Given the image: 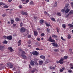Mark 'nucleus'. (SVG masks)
Returning <instances> with one entry per match:
<instances>
[{
    "label": "nucleus",
    "instance_id": "22",
    "mask_svg": "<svg viewBox=\"0 0 73 73\" xmlns=\"http://www.w3.org/2000/svg\"><path fill=\"white\" fill-rule=\"evenodd\" d=\"M68 25L69 27H70L71 28H73V25L72 24H68Z\"/></svg>",
    "mask_w": 73,
    "mask_h": 73
},
{
    "label": "nucleus",
    "instance_id": "30",
    "mask_svg": "<svg viewBox=\"0 0 73 73\" xmlns=\"http://www.w3.org/2000/svg\"><path fill=\"white\" fill-rule=\"evenodd\" d=\"M62 27L63 28H65L66 27V25L64 24H63L62 25Z\"/></svg>",
    "mask_w": 73,
    "mask_h": 73
},
{
    "label": "nucleus",
    "instance_id": "27",
    "mask_svg": "<svg viewBox=\"0 0 73 73\" xmlns=\"http://www.w3.org/2000/svg\"><path fill=\"white\" fill-rule=\"evenodd\" d=\"M50 19L53 21H56L55 19L54 18H50Z\"/></svg>",
    "mask_w": 73,
    "mask_h": 73
},
{
    "label": "nucleus",
    "instance_id": "62",
    "mask_svg": "<svg viewBox=\"0 0 73 73\" xmlns=\"http://www.w3.org/2000/svg\"><path fill=\"white\" fill-rule=\"evenodd\" d=\"M57 32L58 33L59 32L58 31V29L57 28Z\"/></svg>",
    "mask_w": 73,
    "mask_h": 73
},
{
    "label": "nucleus",
    "instance_id": "55",
    "mask_svg": "<svg viewBox=\"0 0 73 73\" xmlns=\"http://www.w3.org/2000/svg\"><path fill=\"white\" fill-rule=\"evenodd\" d=\"M56 63H57V64H58V63H60V61H57L56 62Z\"/></svg>",
    "mask_w": 73,
    "mask_h": 73
},
{
    "label": "nucleus",
    "instance_id": "39",
    "mask_svg": "<svg viewBox=\"0 0 73 73\" xmlns=\"http://www.w3.org/2000/svg\"><path fill=\"white\" fill-rule=\"evenodd\" d=\"M54 52H58V49H55L54 50Z\"/></svg>",
    "mask_w": 73,
    "mask_h": 73
},
{
    "label": "nucleus",
    "instance_id": "43",
    "mask_svg": "<svg viewBox=\"0 0 73 73\" xmlns=\"http://www.w3.org/2000/svg\"><path fill=\"white\" fill-rule=\"evenodd\" d=\"M41 36H44V33L41 34Z\"/></svg>",
    "mask_w": 73,
    "mask_h": 73
},
{
    "label": "nucleus",
    "instance_id": "40",
    "mask_svg": "<svg viewBox=\"0 0 73 73\" xmlns=\"http://www.w3.org/2000/svg\"><path fill=\"white\" fill-rule=\"evenodd\" d=\"M35 71H36V70H32V71L31 72L32 73H34V72H35Z\"/></svg>",
    "mask_w": 73,
    "mask_h": 73
},
{
    "label": "nucleus",
    "instance_id": "60",
    "mask_svg": "<svg viewBox=\"0 0 73 73\" xmlns=\"http://www.w3.org/2000/svg\"><path fill=\"white\" fill-rule=\"evenodd\" d=\"M12 0H9V3H11V1H12Z\"/></svg>",
    "mask_w": 73,
    "mask_h": 73
},
{
    "label": "nucleus",
    "instance_id": "15",
    "mask_svg": "<svg viewBox=\"0 0 73 73\" xmlns=\"http://www.w3.org/2000/svg\"><path fill=\"white\" fill-rule=\"evenodd\" d=\"M49 69H51L52 70H53L55 69V68L53 66H50L49 67Z\"/></svg>",
    "mask_w": 73,
    "mask_h": 73
},
{
    "label": "nucleus",
    "instance_id": "11",
    "mask_svg": "<svg viewBox=\"0 0 73 73\" xmlns=\"http://www.w3.org/2000/svg\"><path fill=\"white\" fill-rule=\"evenodd\" d=\"M70 10V9L68 8L66 9V10H65V13H69Z\"/></svg>",
    "mask_w": 73,
    "mask_h": 73
},
{
    "label": "nucleus",
    "instance_id": "58",
    "mask_svg": "<svg viewBox=\"0 0 73 73\" xmlns=\"http://www.w3.org/2000/svg\"><path fill=\"white\" fill-rule=\"evenodd\" d=\"M28 36V38H30V37H31V36L30 35H29Z\"/></svg>",
    "mask_w": 73,
    "mask_h": 73
},
{
    "label": "nucleus",
    "instance_id": "47",
    "mask_svg": "<svg viewBox=\"0 0 73 73\" xmlns=\"http://www.w3.org/2000/svg\"><path fill=\"white\" fill-rule=\"evenodd\" d=\"M19 8L20 9L22 8V5H19Z\"/></svg>",
    "mask_w": 73,
    "mask_h": 73
},
{
    "label": "nucleus",
    "instance_id": "5",
    "mask_svg": "<svg viewBox=\"0 0 73 73\" xmlns=\"http://www.w3.org/2000/svg\"><path fill=\"white\" fill-rule=\"evenodd\" d=\"M66 8H70V6L69 5V4L67 3L65 5V7H64V9H65Z\"/></svg>",
    "mask_w": 73,
    "mask_h": 73
},
{
    "label": "nucleus",
    "instance_id": "14",
    "mask_svg": "<svg viewBox=\"0 0 73 73\" xmlns=\"http://www.w3.org/2000/svg\"><path fill=\"white\" fill-rule=\"evenodd\" d=\"M0 50H4V46H0Z\"/></svg>",
    "mask_w": 73,
    "mask_h": 73
},
{
    "label": "nucleus",
    "instance_id": "45",
    "mask_svg": "<svg viewBox=\"0 0 73 73\" xmlns=\"http://www.w3.org/2000/svg\"><path fill=\"white\" fill-rule=\"evenodd\" d=\"M61 39L62 40H64V41H65V40L64 39V38H63V37L62 36L61 37Z\"/></svg>",
    "mask_w": 73,
    "mask_h": 73
},
{
    "label": "nucleus",
    "instance_id": "12",
    "mask_svg": "<svg viewBox=\"0 0 73 73\" xmlns=\"http://www.w3.org/2000/svg\"><path fill=\"white\" fill-rule=\"evenodd\" d=\"M31 62H30L31 65L34 66L35 65V62L33 60H31Z\"/></svg>",
    "mask_w": 73,
    "mask_h": 73
},
{
    "label": "nucleus",
    "instance_id": "8",
    "mask_svg": "<svg viewBox=\"0 0 73 73\" xmlns=\"http://www.w3.org/2000/svg\"><path fill=\"white\" fill-rule=\"evenodd\" d=\"M51 44H52V45L53 46H55L56 47L58 46V44L55 42L52 43Z\"/></svg>",
    "mask_w": 73,
    "mask_h": 73
},
{
    "label": "nucleus",
    "instance_id": "29",
    "mask_svg": "<svg viewBox=\"0 0 73 73\" xmlns=\"http://www.w3.org/2000/svg\"><path fill=\"white\" fill-rule=\"evenodd\" d=\"M29 4L30 5H33L34 3H33V2L31 1L30 2Z\"/></svg>",
    "mask_w": 73,
    "mask_h": 73
},
{
    "label": "nucleus",
    "instance_id": "48",
    "mask_svg": "<svg viewBox=\"0 0 73 73\" xmlns=\"http://www.w3.org/2000/svg\"><path fill=\"white\" fill-rule=\"evenodd\" d=\"M25 52L24 51L22 52V54H25Z\"/></svg>",
    "mask_w": 73,
    "mask_h": 73
},
{
    "label": "nucleus",
    "instance_id": "56",
    "mask_svg": "<svg viewBox=\"0 0 73 73\" xmlns=\"http://www.w3.org/2000/svg\"><path fill=\"white\" fill-rule=\"evenodd\" d=\"M36 49L37 50H40V49L38 48H36Z\"/></svg>",
    "mask_w": 73,
    "mask_h": 73
},
{
    "label": "nucleus",
    "instance_id": "52",
    "mask_svg": "<svg viewBox=\"0 0 73 73\" xmlns=\"http://www.w3.org/2000/svg\"><path fill=\"white\" fill-rule=\"evenodd\" d=\"M40 30H41V29L40 28H37V30L38 31H40Z\"/></svg>",
    "mask_w": 73,
    "mask_h": 73
},
{
    "label": "nucleus",
    "instance_id": "19",
    "mask_svg": "<svg viewBox=\"0 0 73 73\" xmlns=\"http://www.w3.org/2000/svg\"><path fill=\"white\" fill-rule=\"evenodd\" d=\"M73 13V11L71 10L69 12L68 14L70 15H72Z\"/></svg>",
    "mask_w": 73,
    "mask_h": 73
},
{
    "label": "nucleus",
    "instance_id": "51",
    "mask_svg": "<svg viewBox=\"0 0 73 73\" xmlns=\"http://www.w3.org/2000/svg\"><path fill=\"white\" fill-rule=\"evenodd\" d=\"M60 72H63V70L61 69L60 70Z\"/></svg>",
    "mask_w": 73,
    "mask_h": 73
},
{
    "label": "nucleus",
    "instance_id": "57",
    "mask_svg": "<svg viewBox=\"0 0 73 73\" xmlns=\"http://www.w3.org/2000/svg\"><path fill=\"white\" fill-rule=\"evenodd\" d=\"M72 49H70L69 50V51L70 52V53H71V52H72Z\"/></svg>",
    "mask_w": 73,
    "mask_h": 73
},
{
    "label": "nucleus",
    "instance_id": "41",
    "mask_svg": "<svg viewBox=\"0 0 73 73\" xmlns=\"http://www.w3.org/2000/svg\"><path fill=\"white\" fill-rule=\"evenodd\" d=\"M71 5L72 7V8L73 9V3L72 2L71 3Z\"/></svg>",
    "mask_w": 73,
    "mask_h": 73
},
{
    "label": "nucleus",
    "instance_id": "9",
    "mask_svg": "<svg viewBox=\"0 0 73 73\" xmlns=\"http://www.w3.org/2000/svg\"><path fill=\"white\" fill-rule=\"evenodd\" d=\"M7 40H11L12 39V36H8L7 37Z\"/></svg>",
    "mask_w": 73,
    "mask_h": 73
},
{
    "label": "nucleus",
    "instance_id": "35",
    "mask_svg": "<svg viewBox=\"0 0 73 73\" xmlns=\"http://www.w3.org/2000/svg\"><path fill=\"white\" fill-rule=\"evenodd\" d=\"M3 39H4V40H6V39H7V36H3Z\"/></svg>",
    "mask_w": 73,
    "mask_h": 73
},
{
    "label": "nucleus",
    "instance_id": "33",
    "mask_svg": "<svg viewBox=\"0 0 73 73\" xmlns=\"http://www.w3.org/2000/svg\"><path fill=\"white\" fill-rule=\"evenodd\" d=\"M44 14H45V15H49V14L46 11L44 12Z\"/></svg>",
    "mask_w": 73,
    "mask_h": 73
},
{
    "label": "nucleus",
    "instance_id": "21",
    "mask_svg": "<svg viewBox=\"0 0 73 73\" xmlns=\"http://www.w3.org/2000/svg\"><path fill=\"white\" fill-rule=\"evenodd\" d=\"M44 23L47 26V27H50V25L47 23L46 22V21Z\"/></svg>",
    "mask_w": 73,
    "mask_h": 73
},
{
    "label": "nucleus",
    "instance_id": "63",
    "mask_svg": "<svg viewBox=\"0 0 73 73\" xmlns=\"http://www.w3.org/2000/svg\"><path fill=\"white\" fill-rule=\"evenodd\" d=\"M34 61H35V62H36V59H34Z\"/></svg>",
    "mask_w": 73,
    "mask_h": 73
},
{
    "label": "nucleus",
    "instance_id": "4",
    "mask_svg": "<svg viewBox=\"0 0 73 73\" xmlns=\"http://www.w3.org/2000/svg\"><path fill=\"white\" fill-rule=\"evenodd\" d=\"M48 40L49 41H50V42H55V40L52 39V37L51 36H50Z\"/></svg>",
    "mask_w": 73,
    "mask_h": 73
},
{
    "label": "nucleus",
    "instance_id": "24",
    "mask_svg": "<svg viewBox=\"0 0 73 73\" xmlns=\"http://www.w3.org/2000/svg\"><path fill=\"white\" fill-rule=\"evenodd\" d=\"M65 9H62L61 10V12H62L63 13H65Z\"/></svg>",
    "mask_w": 73,
    "mask_h": 73
},
{
    "label": "nucleus",
    "instance_id": "61",
    "mask_svg": "<svg viewBox=\"0 0 73 73\" xmlns=\"http://www.w3.org/2000/svg\"><path fill=\"white\" fill-rule=\"evenodd\" d=\"M21 1L22 2H24V1H25V0H21Z\"/></svg>",
    "mask_w": 73,
    "mask_h": 73
},
{
    "label": "nucleus",
    "instance_id": "42",
    "mask_svg": "<svg viewBox=\"0 0 73 73\" xmlns=\"http://www.w3.org/2000/svg\"><path fill=\"white\" fill-rule=\"evenodd\" d=\"M3 5V2H0V7L1 6Z\"/></svg>",
    "mask_w": 73,
    "mask_h": 73
},
{
    "label": "nucleus",
    "instance_id": "36",
    "mask_svg": "<svg viewBox=\"0 0 73 73\" xmlns=\"http://www.w3.org/2000/svg\"><path fill=\"white\" fill-rule=\"evenodd\" d=\"M57 15L59 16H61V13H57Z\"/></svg>",
    "mask_w": 73,
    "mask_h": 73
},
{
    "label": "nucleus",
    "instance_id": "17",
    "mask_svg": "<svg viewBox=\"0 0 73 73\" xmlns=\"http://www.w3.org/2000/svg\"><path fill=\"white\" fill-rule=\"evenodd\" d=\"M40 57L42 59H44L45 58V56L43 55H41L40 56Z\"/></svg>",
    "mask_w": 73,
    "mask_h": 73
},
{
    "label": "nucleus",
    "instance_id": "3",
    "mask_svg": "<svg viewBox=\"0 0 73 73\" xmlns=\"http://www.w3.org/2000/svg\"><path fill=\"white\" fill-rule=\"evenodd\" d=\"M33 54L35 56H37L38 54V52L36 51H35L33 52Z\"/></svg>",
    "mask_w": 73,
    "mask_h": 73
},
{
    "label": "nucleus",
    "instance_id": "31",
    "mask_svg": "<svg viewBox=\"0 0 73 73\" xmlns=\"http://www.w3.org/2000/svg\"><path fill=\"white\" fill-rule=\"evenodd\" d=\"M57 3L55 2L54 3V7H56L57 6Z\"/></svg>",
    "mask_w": 73,
    "mask_h": 73
},
{
    "label": "nucleus",
    "instance_id": "16",
    "mask_svg": "<svg viewBox=\"0 0 73 73\" xmlns=\"http://www.w3.org/2000/svg\"><path fill=\"white\" fill-rule=\"evenodd\" d=\"M43 64V61L42 60H40L39 61V64L40 65Z\"/></svg>",
    "mask_w": 73,
    "mask_h": 73
},
{
    "label": "nucleus",
    "instance_id": "34",
    "mask_svg": "<svg viewBox=\"0 0 73 73\" xmlns=\"http://www.w3.org/2000/svg\"><path fill=\"white\" fill-rule=\"evenodd\" d=\"M15 20L16 21H20V19L19 18H16Z\"/></svg>",
    "mask_w": 73,
    "mask_h": 73
},
{
    "label": "nucleus",
    "instance_id": "6",
    "mask_svg": "<svg viewBox=\"0 0 73 73\" xmlns=\"http://www.w3.org/2000/svg\"><path fill=\"white\" fill-rule=\"evenodd\" d=\"M21 13L23 15H28V13L22 11L21 12Z\"/></svg>",
    "mask_w": 73,
    "mask_h": 73
},
{
    "label": "nucleus",
    "instance_id": "32",
    "mask_svg": "<svg viewBox=\"0 0 73 73\" xmlns=\"http://www.w3.org/2000/svg\"><path fill=\"white\" fill-rule=\"evenodd\" d=\"M68 39H70V38H71V36H70V35H68Z\"/></svg>",
    "mask_w": 73,
    "mask_h": 73
},
{
    "label": "nucleus",
    "instance_id": "37",
    "mask_svg": "<svg viewBox=\"0 0 73 73\" xmlns=\"http://www.w3.org/2000/svg\"><path fill=\"white\" fill-rule=\"evenodd\" d=\"M4 8H8V6L7 5H5L3 7Z\"/></svg>",
    "mask_w": 73,
    "mask_h": 73
},
{
    "label": "nucleus",
    "instance_id": "64",
    "mask_svg": "<svg viewBox=\"0 0 73 73\" xmlns=\"http://www.w3.org/2000/svg\"><path fill=\"white\" fill-rule=\"evenodd\" d=\"M46 64H47V63H48V62L47 61V60H46V61L45 62Z\"/></svg>",
    "mask_w": 73,
    "mask_h": 73
},
{
    "label": "nucleus",
    "instance_id": "53",
    "mask_svg": "<svg viewBox=\"0 0 73 73\" xmlns=\"http://www.w3.org/2000/svg\"><path fill=\"white\" fill-rule=\"evenodd\" d=\"M47 32H49V29H47Z\"/></svg>",
    "mask_w": 73,
    "mask_h": 73
},
{
    "label": "nucleus",
    "instance_id": "1",
    "mask_svg": "<svg viewBox=\"0 0 73 73\" xmlns=\"http://www.w3.org/2000/svg\"><path fill=\"white\" fill-rule=\"evenodd\" d=\"M26 30V29L24 27H22L20 29V31L22 33H24V32H25Z\"/></svg>",
    "mask_w": 73,
    "mask_h": 73
},
{
    "label": "nucleus",
    "instance_id": "26",
    "mask_svg": "<svg viewBox=\"0 0 73 73\" xmlns=\"http://www.w3.org/2000/svg\"><path fill=\"white\" fill-rule=\"evenodd\" d=\"M68 56H64L63 58V59H64V60H66V59L68 58Z\"/></svg>",
    "mask_w": 73,
    "mask_h": 73
},
{
    "label": "nucleus",
    "instance_id": "10",
    "mask_svg": "<svg viewBox=\"0 0 73 73\" xmlns=\"http://www.w3.org/2000/svg\"><path fill=\"white\" fill-rule=\"evenodd\" d=\"M34 36H38V32L37 31H35L34 32Z\"/></svg>",
    "mask_w": 73,
    "mask_h": 73
},
{
    "label": "nucleus",
    "instance_id": "25",
    "mask_svg": "<svg viewBox=\"0 0 73 73\" xmlns=\"http://www.w3.org/2000/svg\"><path fill=\"white\" fill-rule=\"evenodd\" d=\"M11 24H13L14 23V20H13V19H12L11 20Z\"/></svg>",
    "mask_w": 73,
    "mask_h": 73
},
{
    "label": "nucleus",
    "instance_id": "13",
    "mask_svg": "<svg viewBox=\"0 0 73 73\" xmlns=\"http://www.w3.org/2000/svg\"><path fill=\"white\" fill-rule=\"evenodd\" d=\"M8 49H9V50L11 52H13V51L14 50H13V49L12 48V47H9L8 48Z\"/></svg>",
    "mask_w": 73,
    "mask_h": 73
},
{
    "label": "nucleus",
    "instance_id": "38",
    "mask_svg": "<svg viewBox=\"0 0 73 73\" xmlns=\"http://www.w3.org/2000/svg\"><path fill=\"white\" fill-rule=\"evenodd\" d=\"M20 27L23 26V23L22 22L21 23L20 25Z\"/></svg>",
    "mask_w": 73,
    "mask_h": 73
},
{
    "label": "nucleus",
    "instance_id": "44",
    "mask_svg": "<svg viewBox=\"0 0 73 73\" xmlns=\"http://www.w3.org/2000/svg\"><path fill=\"white\" fill-rule=\"evenodd\" d=\"M21 40H20L19 41H18V44H21Z\"/></svg>",
    "mask_w": 73,
    "mask_h": 73
},
{
    "label": "nucleus",
    "instance_id": "50",
    "mask_svg": "<svg viewBox=\"0 0 73 73\" xmlns=\"http://www.w3.org/2000/svg\"><path fill=\"white\" fill-rule=\"evenodd\" d=\"M6 15H5V14H3V15H2V16L3 17H5V16Z\"/></svg>",
    "mask_w": 73,
    "mask_h": 73
},
{
    "label": "nucleus",
    "instance_id": "7",
    "mask_svg": "<svg viewBox=\"0 0 73 73\" xmlns=\"http://www.w3.org/2000/svg\"><path fill=\"white\" fill-rule=\"evenodd\" d=\"M64 60V58H61L59 60V62L60 64H63V61Z\"/></svg>",
    "mask_w": 73,
    "mask_h": 73
},
{
    "label": "nucleus",
    "instance_id": "20",
    "mask_svg": "<svg viewBox=\"0 0 73 73\" xmlns=\"http://www.w3.org/2000/svg\"><path fill=\"white\" fill-rule=\"evenodd\" d=\"M40 23L41 24H43V23L44 22V21L42 19H41L40 21Z\"/></svg>",
    "mask_w": 73,
    "mask_h": 73
},
{
    "label": "nucleus",
    "instance_id": "49",
    "mask_svg": "<svg viewBox=\"0 0 73 73\" xmlns=\"http://www.w3.org/2000/svg\"><path fill=\"white\" fill-rule=\"evenodd\" d=\"M29 0H27L26 1V3H28V2H29Z\"/></svg>",
    "mask_w": 73,
    "mask_h": 73
},
{
    "label": "nucleus",
    "instance_id": "28",
    "mask_svg": "<svg viewBox=\"0 0 73 73\" xmlns=\"http://www.w3.org/2000/svg\"><path fill=\"white\" fill-rule=\"evenodd\" d=\"M22 57L24 59H26L27 58V57L25 55H22Z\"/></svg>",
    "mask_w": 73,
    "mask_h": 73
},
{
    "label": "nucleus",
    "instance_id": "54",
    "mask_svg": "<svg viewBox=\"0 0 73 73\" xmlns=\"http://www.w3.org/2000/svg\"><path fill=\"white\" fill-rule=\"evenodd\" d=\"M37 40L38 41H40V38H37Z\"/></svg>",
    "mask_w": 73,
    "mask_h": 73
},
{
    "label": "nucleus",
    "instance_id": "23",
    "mask_svg": "<svg viewBox=\"0 0 73 73\" xmlns=\"http://www.w3.org/2000/svg\"><path fill=\"white\" fill-rule=\"evenodd\" d=\"M7 43L8 42H7V41L6 40H5L3 42V43L5 44H7Z\"/></svg>",
    "mask_w": 73,
    "mask_h": 73
},
{
    "label": "nucleus",
    "instance_id": "46",
    "mask_svg": "<svg viewBox=\"0 0 73 73\" xmlns=\"http://www.w3.org/2000/svg\"><path fill=\"white\" fill-rule=\"evenodd\" d=\"M46 60L48 63H49V62H50V60Z\"/></svg>",
    "mask_w": 73,
    "mask_h": 73
},
{
    "label": "nucleus",
    "instance_id": "18",
    "mask_svg": "<svg viewBox=\"0 0 73 73\" xmlns=\"http://www.w3.org/2000/svg\"><path fill=\"white\" fill-rule=\"evenodd\" d=\"M52 37H54V38H57L58 36L57 35H55L54 34H52Z\"/></svg>",
    "mask_w": 73,
    "mask_h": 73
},
{
    "label": "nucleus",
    "instance_id": "2",
    "mask_svg": "<svg viewBox=\"0 0 73 73\" xmlns=\"http://www.w3.org/2000/svg\"><path fill=\"white\" fill-rule=\"evenodd\" d=\"M7 65L9 66L10 68H12L13 67V66L11 63H8Z\"/></svg>",
    "mask_w": 73,
    "mask_h": 73
},
{
    "label": "nucleus",
    "instance_id": "59",
    "mask_svg": "<svg viewBox=\"0 0 73 73\" xmlns=\"http://www.w3.org/2000/svg\"><path fill=\"white\" fill-rule=\"evenodd\" d=\"M69 15H70V14H69L68 15H66V17H69Z\"/></svg>",
    "mask_w": 73,
    "mask_h": 73
}]
</instances>
